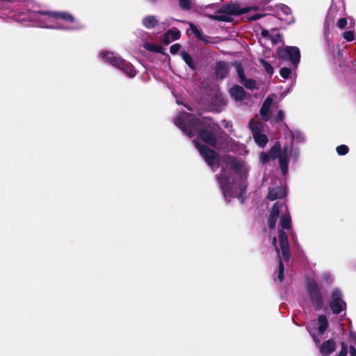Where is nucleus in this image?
Segmentation results:
<instances>
[{
	"label": "nucleus",
	"mask_w": 356,
	"mask_h": 356,
	"mask_svg": "<svg viewBox=\"0 0 356 356\" xmlns=\"http://www.w3.org/2000/svg\"><path fill=\"white\" fill-rule=\"evenodd\" d=\"M175 124L189 138L197 135V138L211 147H216L218 137L225 134L211 118H198L194 114L185 111L179 113Z\"/></svg>",
	"instance_id": "nucleus-1"
},
{
	"label": "nucleus",
	"mask_w": 356,
	"mask_h": 356,
	"mask_svg": "<svg viewBox=\"0 0 356 356\" xmlns=\"http://www.w3.org/2000/svg\"><path fill=\"white\" fill-rule=\"evenodd\" d=\"M250 10L251 8L248 6L241 8L238 3L230 1L216 11L218 15H208L207 16L212 20L230 22L233 19L230 15H241L248 13Z\"/></svg>",
	"instance_id": "nucleus-2"
},
{
	"label": "nucleus",
	"mask_w": 356,
	"mask_h": 356,
	"mask_svg": "<svg viewBox=\"0 0 356 356\" xmlns=\"http://www.w3.org/2000/svg\"><path fill=\"white\" fill-rule=\"evenodd\" d=\"M307 292L316 310L324 306L323 291L314 279H308L306 283Z\"/></svg>",
	"instance_id": "nucleus-3"
},
{
	"label": "nucleus",
	"mask_w": 356,
	"mask_h": 356,
	"mask_svg": "<svg viewBox=\"0 0 356 356\" xmlns=\"http://www.w3.org/2000/svg\"><path fill=\"white\" fill-rule=\"evenodd\" d=\"M102 56L109 63L120 69L128 76L132 78L136 75V70L131 63L120 57L116 56L113 52L106 51L103 53Z\"/></svg>",
	"instance_id": "nucleus-4"
},
{
	"label": "nucleus",
	"mask_w": 356,
	"mask_h": 356,
	"mask_svg": "<svg viewBox=\"0 0 356 356\" xmlns=\"http://www.w3.org/2000/svg\"><path fill=\"white\" fill-rule=\"evenodd\" d=\"M279 59L283 61H290L292 65L297 67L300 61V51L297 47L286 46L277 49Z\"/></svg>",
	"instance_id": "nucleus-5"
},
{
	"label": "nucleus",
	"mask_w": 356,
	"mask_h": 356,
	"mask_svg": "<svg viewBox=\"0 0 356 356\" xmlns=\"http://www.w3.org/2000/svg\"><path fill=\"white\" fill-rule=\"evenodd\" d=\"M193 143L209 166L211 168L219 166V155L214 149L209 147L207 145L197 143L195 140H193Z\"/></svg>",
	"instance_id": "nucleus-6"
},
{
	"label": "nucleus",
	"mask_w": 356,
	"mask_h": 356,
	"mask_svg": "<svg viewBox=\"0 0 356 356\" xmlns=\"http://www.w3.org/2000/svg\"><path fill=\"white\" fill-rule=\"evenodd\" d=\"M216 177L224 197H234V193L230 182V177L227 174L224 167H222L220 175H217Z\"/></svg>",
	"instance_id": "nucleus-7"
},
{
	"label": "nucleus",
	"mask_w": 356,
	"mask_h": 356,
	"mask_svg": "<svg viewBox=\"0 0 356 356\" xmlns=\"http://www.w3.org/2000/svg\"><path fill=\"white\" fill-rule=\"evenodd\" d=\"M280 249L284 261H289L291 257L288 236L284 230L280 229L278 232Z\"/></svg>",
	"instance_id": "nucleus-8"
},
{
	"label": "nucleus",
	"mask_w": 356,
	"mask_h": 356,
	"mask_svg": "<svg viewBox=\"0 0 356 356\" xmlns=\"http://www.w3.org/2000/svg\"><path fill=\"white\" fill-rule=\"evenodd\" d=\"M38 13L42 15H47L54 19H60L63 21L73 23L75 22V18L69 13L64 11H38Z\"/></svg>",
	"instance_id": "nucleus-9"
},
{
	"label": "nucleus",
	"mask_w": 356,
	"mask_h": 356,
	"mask_svg": "<svg viewBox=\"0 0 356 356\" xmlns=\"http://www.w3.org/2000/svg\"><path fill=\"white\" fill-rule=\"evenodd\" d=\"M337 343L332 338L323 341L319 346V353L321 356H330L336 350Z\"/></svg>",
	"instance_id": "nucleus-10"
},
{
	"label": "nucleus",
	"mask_w": 356,
	"mask_h": 356,
	"mask_svg": "<svg viewBox=\"0 0 356 356\" xmlns=\"http://www.w3.org/2000/svg\"><path fill=\"white\" fill-rule=\"evenodd\" d=\"M249 127L250 129L252 130L253 133V137L254 139L255 143L261 147H264L268 143V137L264 134L259 132V131L257 130V126H254L253 121L251 120L249 122Z\"/></svg>",
	"instance_id": "nucleus-11"
},
{
	"label": "nucleus",
	"mask_w": 356,
	"mask_h": 356,
	"mask_svg": "<svg viewBox=\"0 0 356 356\" xmlns=\"http://www.w3.org/2000/svg\"><path fill=\"white\" fill-rule=\"evenodd\" d=\"M280 215L279 202H275L271 207L270 215L268 218V228L272 230L275 228L276 222Z\"/></svg>",
	"instance_id": "nucleus-12"
},
{
	"label": "nucleus",
	"mask_w": 356,
	"mask_h": 356,
	"mask_svg": "<svg viewBox=\"0 0 356 356\" xmlns=\"http://www.w3.org/2000/svg\"><path fill=\"white\" fill-rule=\"evenodd\" d=\"M273 103V98L270 97H267L264 102L262 104V106L260 108V115L264 121H268L271 116L270 108Z\"/></svg>",
	"instance_id": "nucleus-13"
},
{
	"label": "nucleus",
	"mask_w": 356,
	"mask_h": 356,
	"mask_svg": "<svg viewBox=\"0 0 356 356\" xmlns=\"http://www.w3.org/2000/svg\"><path fill=\"white\" fill-rule=\"evenodd\" d=\"M215 74L218 79L221 80L225 79L229 74V67L226 62L218 61L216 63Z\"/></svg>",
	"instance_id": "nucleus-14"
},
{
	"label": "nucleus",
	"mask_w": 356,
	"mask_h": 356,
	"mask_svg": "<svg viewBox=\"0 0 356 356\" xmlns=\"http://www.w3.org/2000/svg\"><path fill=\"white\" fill-rule=\"evenodd\" d=\"M286 195L285 190L281 186H276L270 188L267 195V198L270 201H274L277 199H282Z\"/></svg>",
	"instance_id": "nucleus-15"
},
{
	"label": "nucleus",
	"mask_w": 356,
	"mask_h": 356,
	"mask_svg": "<svg viewBox=\"0 0 356 356\" xmlns=\"http://www.w3.org/2000/svg\"><path fill=\"white\" fill-rule=\"evenodd\" d=\"M225 163L227 168H230L235 173H239L242 168L241 164L234 156L228 155L225 159Z\"/></svg>",
	"instance_id": "nucleus-16"
},
{
	"label": "nucleus",
	"mask_w": 356,
	"mask_h": 356,
	"mask_svg": "<svg viewBox=\"0 0 356 356\" xmlns=\"http://www.w3.org/2000/svg\"><path fill=\"white\" fill-rule=\"evenodd\" d=\"M229 93L232 97L236 101L243 100L245 97V91L242 86L235 85L229 90Z\"/></svg>",
	"instance_id": "nucleus-17"
},
{
	"label": "nucleus",
	"mask_w": 356,
	"mask_h": 356,
	"mask_svg": "<svg viewBox=\"0 0 356 356\" xmlns=\"http://www.w3.org/2000/svg\"><path fill=\"white\" fill-rule=\"evenodd\" d=\"M189 26H190V29L192 31L193 33L195 35V36L196 37V38L201 41V42H203L206 44L207 43H209L211 42L210 40V37L207 35H204L197 28V26L195 25L194 23L193 22H189Z\"/></svg>",
	"instance_id": "nucleus-18"
},
{
	"label": "nucleus",
	"mask_w": 356,
	"mask_h": 356,
	"mask_svg": "<svg viewBox=\"0 0 356 356\" xmlns=\"http://www.w3.org/2000/svg\"><path fill=\"white\" fill-rule=\"evenodd\" d=\"M330 307L331 311L334 314H339L346 307V303L345 301H336L331 300L330 302Z\"/></svg>",
	"instance_id": "nucleus-19"
},
{
	"label": "nucleus",
	"mask_w": 356,
	"mask_h": 356,
	"mask_svg": "<svg viewBox=\"0 0 356 356\" xmlns=\"http://www.w3.org/2000/svg\"><path fill=\"white\" fill-rule=\"evenodd\" d=\"M319 335H323L327 330L329 323L327 317L325 315H320L318 317Z\"/></svg>",
	"instance_id": "nucleus-20"
},
{
	"label": "nucleus",
	"mask_w": 356,
	"mask_h": 356,
	"mask_svg": "<svg viewBox=\"0 0 356 356\" xmlns=\"http://www.w3.org/2000/svg\"><path fill=\"white\" fill-rule=\"evenodd\" d=\"M280 225L282 229H291V218L289 213L286 212L281 216Z\"/></svg>",
	"instance_id": "nucleus-21"
},
{
	"label": "nucleus",
	"mask_w": 356,
	"mask_h": 356,
	"mask_svg": "<svg viewBox=\"0 0 356 356\" xmlns=\"http://www.w3.org/2000/svg\"><path fill=\"white\" fill-rule=\"evenodd\" d=\"M291 14V9L286 5H281L277 7L275 16L281 20H286L284 17H287Z\"/></svg>",
	"instance_id": "nucleus-22"
},
{
	"label": "nucleus",
	"mask_w": 356,
	"mask_h": 356,
	"mask_svg": "<svg viewBox=\"0 0 356 356\" xmlns=\"http://www.w3.org/2000/svg\"><path fill=\"white\" fill-rule=\"evenodd\" d=\"M271 159L275 160L281 156V145L279 141H276L268 152Z\"/></svg>",
	"instance_id": "nucleus-23"
},
{
	"label": "nucleus",
	"mask_w": 356,
	"mask_h": 356,
	"mask_svg": "<svg viewBox=\"0 0 356 356\" xmlns=\"http://www.w3.org/2000/svg\"><path fill=\"white\" fill-rule=\"evenodd\" d=\"M158 23V20L153 15L147 16L143 19V25L149 29H154Z\"/></svg>",
	"instance_id": "nucleus-24"
},
{
	"label": "nucleus",
	"mask_w": 356,
	"mask_h": 356,
	"mask_svg": "<svg viewBox=\"0 0 356 356\" xmlns=\"http://www.w3.org/2000/svg\"><path fill=\"white\" fill-rule=\"evenodd\" d=\"M180 56L186 64L192 70H195L196 66L192 57L186 51H181Z\"/></svg>",
	"instance_id": "nucleus-25"
},
{
	"label": "nucleus",
	"mask_w": 356,
	"mask_h": 356,
	"mask_svg": "<svg viewBox=\"0 0 356 356\" xmlns=\"http://www.w3.org/2000/svg\"><path fill=\"white\" fill-rule=\"evenodd\" d=\"M145 48L149 51L165 55L163 48L159 44L147 43L145 44Z\"/></svg>",
	"instance_id": "nucleus-26"
},
{
	"label": "nucleus",
	"mask_w": 356,
	"mask_h": 356,
	"mask_svg": "<svg viewBox=\"0 0 356 356\" xmlns=\"http://www.w3.org/2000/svg\"><path fill=\"white\" fill-rule=\"evenodd\" d=\"M278 159L282 172L286 175L288 172V156H280Z\"/></svg>",
	"instance_id": "nucleus-27"
},
{
	"label": "nucleus",
	"mask_w": 356,
	"mask_h": 356,
	"mask_svg": "<svg viewBox=\"0 0 356 356\" xmlns=\"http://www.w3.org/2000/svg\"><path fill=\"white\" fill-rule=\"evenodd\" d=\"M232 65H234L236 67V72L238 74V78L241 81V82L244 80L246 76L245 75L243 67L241 65V63L238 61H234L232 63Z\"/></svg>",
	"instance_id": "nucleus-28"
},
{
	"label": "nucleus",
	"mask_w": 356,
	"mask_h": 356,
	"mask_svg": "<svg viewBox=\"0 0 356 356\" xmlns=\"http://www.w3.org/2000/svg\"><path fill=\"white\" fill-rule=\"evenodd\" d=\"M238 188L240 189V193L237 195V198L241 200L242 203L244 202L245 199V193H246V188L247 184L245 181H242L241 183L239 184Z\"/></svg>",
	"instance_id": "nucleus-29"
},
{
	"label": "nucleus",
	"mask_w": 356,
	"mask_h": 356,
	"mask_svg": "<svg viewBox=\"0 0 356 356\" xmlns=\"http://www.w3.org/2000/svg\"><path fill=\"white\" fill-rule=\"evenodd\" d=\"M241 83L247 89L249 90H254L257 86V81L253 79L245 78L241 81Z\"/></svg>",
	"instance_id": "nucleus-30"
},
{
	"label": "nucleus",
	"mask_w": 356,
	"mask_h": 356,
	"mask_svg": "<svg viewBox=\"0 0 356 356\" xmlns=\"http://www.w3.org/2000/svg\"><path fill=\"white\" fill-rule=\"evenodd\" d=\"M277 259H278V275H277V279L280 282H282L283 280H284V266L283 262L282 261L281 257L279 256V257H277Z\"/></svg>",
	"instance_id": "nucleus-31"
},
{
	"label": "nucleus",
	"mask_w": 356,
	"mask_h": 356,
	"mask_svg": "<svg viewBox=\"0 0 356 356\" xmlns=\"http://www.w3.org/2000/svg\"><path fill=\"white\" fill-rule=\"evenodd\" d=\"M167 32L172 40H177L181 37V32L177 28L169 29Z\"/></svg>",
	"instance_id": "nucleus-32"
},
{
	"label": "nucleus",
	"mask_w": 356,
	"mask_h": 356,
	"mask_svg": "<svg viewBox=\"0 0 356 356\" xmlns=\"http://www.w3.org/2000/svg\"><path fill=\"white\" fill-rule=\"evenodd\" d=\"M260 62L262 64V65L264 66L267 74H268L269 75H272L274 72L273 66L268 62L265 60L264 59L261 58Z\"/></svg>",
	"instance_id": "nucleus-33"
},
{
	"label": "nucleus",
	"mask_w": 356,
	"mask_h": 356,
	"mask_svg": "<svg viewBox=\"0 0 356 356\" xmlns=\"http://www.w3.org/2000/svg\"><path fill=\"white\" fill-rule=\"evenodd\" d=\"M291 134L292 135L291 143H293L294 141H296L297 143H302L304 141V137L299 131H291Z\"/></svg>",
	"instance_id": "nucleus-34"
},
{
	"label": "nucleus",
	"mask_w": 356,
	"mask_h": 356,
	"mask_svg": "<svg viewBox=\"0 0 356 356\" xmlns=\"http://www.w3.org/2000/svg\"><path fill=\"white\" fill-rule=\"evenodd\" d=\"M342 37L347 42H352L355 40V32L353 31H346L343 33Z\"/></svg>",
	"instance_id": "nucleus-35"
},
{
	"label": "nucleus",
	"mask_w": 356,
	"mask_h": 356,
	"mask_svg": "<svg viewBox=\"0 0 356 356\" xmlns=\"http://www.w3.org/2000/svg\"><path fill=\"white\" fill-rule=\"evenodd\" d=\"M179 6L184 10H189L191 9V0H179Z\"/></svg>",
	"instance_id": "nucleus-36"
},
{
	"label": "nucleus",
	"mask_w": 356,
	"mask_h": 356,
	"mask_svg": "<svg viewBox=\"0 0 356 356\" xmlns=\"http://www.w3.org/2000/svg\"><path fill=\"white\" fill-rule=\"evenodd\" d=\"M336 150L339 155L343 156L348 154L349 148L346 145H341L337 147Z\"/></svg>",
	"instance_id": "nucleus-37"
},
{
	"label": "nucleus",
	"mask_w": 356,
	"mask_h": 356,
	"mask_svg": "<svg viewBox=\"0 0 356 356\" xmlns=\"http://www.w3.org/2000/svg\"><path fill=\"white\" fill-rule=\"evenodd\" d=\"M291 73V70L289 67H282L280 70V76L284 79H287L289 77Z\"/></svg>",
	"instance_id": "nucleus-38"
},
{
	"label": "nucleus",
	"mask_w": 356,
	"mask_h": 356,
	"mask_svg": "<svg viewBox=\"0 0 356 356\" xmlns=\"http://www.w3.org/2000/svg\"><path fill=\"white\" fill-rule=\"evenodd\" d=\"M332 300L342 301L341 293L339 289H334L332 292Z\"/></svg>",
	"instance_id": "nucleus-39"
},
{
	"label": "nucleus",
	"mask_w": 356,
	"mask_h": 356,
	"mask_svg": "<svg viewBox=\"0 0 356 356\" xmlns=\"http://www.w3.org/2000/svg\"><path fill=\"white\" fill-rule=\"evenodd\" d=\"M348 25V19L346 17H341L337 22V26L339 29H345Z\"/></svg>",
	"instance_id": "nucleus-40"
},
{
	"label": "nucleus",
	"mask_w": 356,
	"mask_h": 356,
	"mask_svg": "<svg viewBox=\"0 0 356 356\" xmlns=\"http://www.w3.org/2000/svg\"><path fill=\"white\" fill-rule=\"evenodd\" d=\"M348 354V346L345 342L341 343V350L338 356H346Z\"/></svg>",
	"instance_id": "nucleus-41"
},
{
	"label": "nucleus",
	"mask_w": 356,
	"mask_h": 356,
	"mask_svg": "<svg viewBox=\"0 0 356 356\" xmlns=\"http://www.w3.org/2000/svg\"><path fill=\"white\" fill-rule=\"evenodd\" d=\"M260 159H261V161L263 163H266L269 162L270 159H271L269 153H266V152L261 153Z\"/></svg>",
	"instance_id": "nucleus-42"
},
{
	"label": "nucleus",
	"mask_w": 356,
	"mask_h": 356,
	"mask_svg": "<svg viewBox=\"0 0 356 356\" xmlns=\"http://www.w3.org/2000/svg\"><path fill=\"white\" fill-rule=\"evenodd\" d=\"M270 38L272 43L276 44L282 40V35L280 33H277L274 35H270Z\"/></svg>",
	"instance_id": "nucleus-43"
},
{
	"label": "nucleus",
	"mask_w": 356,
	"mask_h": 356,
	"mask_svg": "<svg viewBox=\"0 0 356 356\" xmlns=\"http://www.w3.org/2000/svg\"><path fill=\"white\" fill-rule=\"evenodd\" d=\"M181 44L179 43H176L172 44L170 47V51L172 55L176 54L181 49Z\"/></svg>",
	"instance_id": "nucleus-44"
},
{
	"label": "nucleus",
	"mask_w": 356,
	"mask_h": 356,
	"mask_svg": "<svg viewBox=\"0 0 356 356\" xmlns=\"http://www.w3.org/2000/svg\"><path fill=\"white\" fill-rule=\"evenodd\" d=\"M322 279L326 284H331L333 282L331 275L328 273H323L322 275Z\"/></svg>",
	"instance_id": "nucleus-45"
},
{
	"label": "nucleus",
	"mask_w": 356,
	"mask_h": 356,
	"mask_svg": "<svg viewBox=\"0 0 356 356\" xmlns=\"http://www.w3.org/2000/svg\"><path fill=\"white\" fill-rule=\"evenodd\" d=\"M161 41L165 45H168L171 42V39H170V35L168 33V32L164 33V35L161 39Z\"/></svg>",
	"instance_id": "nucleus-46"
},
{
	"label": "nucleus",
	"mask_w": 356,
	"mask_h": 356,
	"mask_svg": "<svg viewBox=\"0 0 356 356\" xmlns=\"http://www.w3.org/2000/svg\"><path fill=\"white\" fill-rule=\"evenodd\" d=\"M284 118V112L282 110H280L277 113V116L275 117V121L277 122H281Z\"/></svg>",
	"instance_id": "nucleus-47"
},
{
	"label": "nucleus",
	"mask_w": 356,
	"mask_h": 356,
	"mask_svg": "<svg viewBox=\"0 0 356 356\" xmlns=\"http://www.w3.org/2000/svg\"><path fill=\"white\" fill-rule=\"evenodd\" d=\"M325 36L326 39L328 38L329 29H330V23L328 22V19L327 18L325 22Z\"/></svg>",
	"instance_id": "nucleus-48"
},
{
	"label": "nucleus",
	"mask_w": 356,
	"mask_h": 356,
	"mask_svg": "<svg viewBox=\"0 0 356 356\" xmlns=\"http://www.w3.org/2000/svg\"><path fill=\"white\" fill-rule=\"evenodd\" d=\"M310 334L316 343V345L319 348V346H321V340L314 333L310 332Z\"/></svg>",
	"instance_id": "nucleus-49"
},
{
	"label": "nucleus",
	"mask_w": 356,
	"mask_h": 356,
	"mask_svg": "<svg viewBox=\"0 0 356 356\" xmlns=\"http://www.w3.org/2000/svg\"><path fill=\"white\" fill-rule=\"evenodd\" d=\"M273 245L275 246V251L277 254V257H279L280 255V249L277 245V239L276 237H274L273 239Z\"/></svg>",
	"instance_id": "nucleus-50"
},
{
	"label": "nucleus",
	"mask_w": 356,
	"mask_h": 356,
	"mask_svg": "<svg viewBox=\"0 0 356 356\" xmlns=\"http://www.w3.org/2000/svg\"><path fill=\"white\" fill-rule=\"evenodd\" d=\"M350 356H356V348L354 346L350 345L349 347Z\"/></svg>",
	"instance_id": "nucleus-51"
},
{
	"label": "nucleus",
	"mask_w": 356,
	"mask_h": 356,
	"mask_svg": "<svg viewBox=\"0 0 356 356\" xmlns=\"http://www.w3.org/2000/svg\"><path fill=\"white\" fill-rule=\"evenodd\" d=\"M263 16H264V15H260V14H255V15H252V16L249 18V19H250V20H252V21H255V20H257V19H259L261 18Z\"/></svg>",
	"instance_id": "nucleus-52"
},
{
	"label": "nucleus",
	"mask_w": 356,
	"mask_h": 356,
	"mask_svg": "<svg viewBox=\"0 0 356 356\" xmlns=\"http://www.w3.org/2000/svg\"><path fill=\"white\" fill-rule=\"evenodd\" d=\"M288 147L284 146L282 149H281V156H287L288 155Z\"/></svg>",
	"instance_id": "nucleus-53"
},
{
	"label": "nucleus",
	"mask_w": 356,
	"mask_h": 356,
	"mask_svg": "<svg viewBox=\"0 0 356 356\" xmlns=\"http://www.w3.org/2000/svg\"><path fill=\"white\" fill-rule=\"evenodd\" d=\"M261 35H262L263 37H267V36H268L269 33H268V30H266V29H263V30L261 31Z\"/></svg>",
	"instance_id": "nucleus-54"
},
{
	"label": "nucleus",
	"mask_w": 356,
	"mask_h": 356,
	"mask_svg": "<svg viewBox=\"0 0 356 356\" xmlns=\"http://www.w3.org/2000/svg\"><path fill=\"white\" fill-rule=\"evenodd\" d=\"M186 106V108L188 111H193V108L191 106Z\"/></svg>",
	"instance_id": "nucleus-55"
},
{
	"label": "nucleus",
	"mask_w": 356,
	"mask_h": 356,
	"mask_svg": "<svg viewBox=\"0 0 356 356\" xmlns=\"http://www.w3.org/2000/svg\"><path fill=\"white\" fill-rule=\"evenodd\" d=\"M270 1V0H263V1H262V3H263L264 5H266V4L268 3Z\"/></svg>",
	"instance_id": "nucleus-56"
},
{
	"label": "nucleus",
	"mask_w": 356,
	"mask_h": 356,
	"mask_svg": "<svg viewBox=\"0 0 356 356\" xmlns=\"http://www.w3.org/2000/svg\"><path fill=\"white\" fill-rule=\"evenodd\" d=\"M354 24H355V22H354V21H353V22H350V27H349V28H350V27H351V26H352V25H354Z\"/></svg>",
	"instance_id": "nucleus-57"
},
{
	"label": "nucleus",
	"mask_w": 356,
	"mask_h": 356,
	"mask_svg": "<svg viewBox=\"0 0 356 356\" xmlns=\"http://www.w3.org/2000/svg\"><path fill=\"white\" fill-rule=\"evenodd\" d=\"M257 9H258V7H257V6L254 7V10H257Z\"/></svg>",
	"instance_id": "nucleus-58"
}]
</instances>
